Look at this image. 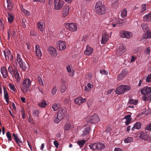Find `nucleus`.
<instances>
[{"instance_id":"56","label":"nucleus","mask_w":151,"mask_h":151,"mask_svg":"<svg viewBox=\"0 0 151 151\" xmlns=\"http://www.w3.org/2000/svg\"><path fill=\"white\" fill-rule=\"evenodd\" d=\"M38 81H39V83L42 86H43L44 85L42 80L40 77H39L38 78Z\"/></svg>"},{"instance_id":"21","label":"nucleus","mask_w":151,"mask_h":151,"mask_svg":"<svg viewBox=\"0 0 151 151\" xmlns=\"http://www.w3.org/2000/svg\"><path fill=\"white\" fill-rule=\"evenodd\" d=\"M37 26L40 31L43 32L44 29V25L43 22H39L37 24Z\"/></svg>"},{"instance_id":"37","label":"nucleus","mask_w":151,"mask_h":151,"mask_svg":"<svg viewBox=\"0 0 151 151\" xmlns=\"http://www.w3.org/2000/svg\"><path fill=\"white\" fill-rule=\"evenodd\" d=\"M144 38L148 39L151 38V30L148 31L145 33V35L144 36Z\"/></svg>"},{"instance_id":"34","label":"nucleus","mask_w":151,"mask_h":151,"mask_svg":"<svg viewBox=\"0 0 151 151\" xmlns=\"http://www.w3.org/2000/svg\"><path fill=\"white\" fill-rule=\"evenodd\" d=\"M59 107V104L54 103L52 105V108L54 111H57Z\"/></svg>"},{"instance_id":"44","label":"nucleus","mask_w":151,"mask_h":151,"mask_svg":"<svg viewBox=\"0 0 151 151\" xmlns=\"http://www.w3.org/2000/svg\"><path fill=\"white\" fill-rule=\"evenodd\" d=\"M114 20L115 21V22H114V20L113 21H112L111 24L112 25V26L113 27H116V24H118L119 22L118 20L117 19H115Z\"/></svg>"},{"instance_id":"3","label":"nucleus","mask_w":151,"mask_h":151,"mask_svg":"<svg viewBox=\"0 0 151 151\" xmlns=\"http://www.w3.org/2000/svg\"><path fill=\"white\" fill-rule=\"evenodd\" d=\"M130 88V87L129 86L121 85L117 88L115 91L116 94L120 95L128 91Z\"/></svg>"},{"instance_id":"16","label":"nucleus","mask_w":151,"mask_h":151,"mask_svg":"<svg viewBox=\"0 0 151 151\" xmlns=\"http://www.w3.org/2000/svg\"><path fill=\"white\" fill-rule=\"evenodd\" d=\"M35 48V53L36 55L38 58H40L42 55V53L40 48L38 45H36Z\"/></svg>"},{"instance_id":"49","label":"nucleus","mask_w":151,"mask_h":151,"mask_svg":"<svg viewBox=\"0 0 151 151\" xmlns=\"http://www.w3.org/2000/svg\"><path fill=\"white\" fill-rule=\"evenodd\" d=\"M145 129L147 131H151V123L147 125Z\"/></svg>"},{"instance_id":"29","label":"nucleus","mask_w":151,"mask_h":151,"mask_svg":"<svg viewBox=\"0 0 151 151\" xmlns=\"http://www.w3.org/2000/svg\"><path fill=\"white\" fill-rule=\"evenodd\" d=\"M144 21L146 22L151 21V13L150 14L144 16L143 17Z\"/></svg>"},{"instance_id":"25","label":"nucleus","mask_w":151,"mask_h":151,"mask_svg":"<svg viewBox=\"0 0 151 151\" xmlns=\"http://www.w3.org/2000/svg\"><path fill=\"white\" fill-rule=\"evenodd\" d=\"M4 98L6 99V101L7 102L8 104L9 102V95L7 93V91L4 87Z\"/></svg>"},{"instance_id":"47","label":"nucleus","mask_w":151,"mask_h":151,"mask_svg":"<svg viewBox=\"0 0 151 151\" xmlns=\"http://www.w3.org/2000/svg\"><path fill=\"white\" fill-rule=\"evenodd\" d=\"M6 136L8 139V141H11L12 140V136L10 133L9 131L8 132L6 133Z\"/></svg>"},{"instance_id":"52","label":"nucleus","mask_w":151,"mask_h":151,"mask_svg":"<svg viewBox=\"0 0 151 151\" xmlns=\"http://www.w3.org/2000/svg\"><path fill=\"white\" fill-rule=\"evenodd\" d=\"M30 35L31 36H35L37 35V32L34 30H31L30 31Z\"/></svg>"},{"instance_id":"59","label":"nucleus","mask_w":151,"mask_h":151,"mask_svg":"<svg viewBox=\"0 0 151 151\" xmlns=\"http://www.w3.org/2000/svg\"><path fill=\"white\" fill-rule=\"evenodd\" d=\"M100 73L103 75L107 74L106 71L105 70H100Z\"/></svg>"},{"instance_id":"64","label":"nucleus","mask_w":151,"mask_h":151,"mask_svg":"<svg viewBox=\"0 0 151 151\" xmlns=\"http://www.w3.org/2000/svg\"><path fill=\"white\" fill-rule=\"evenodd\" d=\"M150 49L149 47H147V48L146 50L145 51V53L147 54H149L150 52Z\"/></svg>"},{"instance_id":"22","label":"nucleus","mask_w":151,"mask_h":151,"mask_svg":"<svg viewBox=\"0 0 151 151\" xmlns=\"http://www.w3.org/2000/svg\"><path fill=\"white\" fill-rule=\"evenodd\" d=\"M13 136L14 137V139L16 142L18 144L19 147H21V145L19 143H22V142L20 140L18 136V134H15L14 133L13 134Z\"/></svg>"},{"instance_id":"28","label":"nucleus","mask_w":151,"mask_h":151,"mask_svg":"<svg viewBox=\"0 0 151 151\" xmlns=\"http://www.w3.org/2000/svg\"><path fill=\"white\" fill-rule=\"evenodd\" d=\"M141 26L142 29L145 32H147L148 31L149 28L147 24L146 23H143L141 24Z\"/></svg>"},{"instance_id":"8","label":"nucleus","mask_w":151,"mask_h":151,"mask_svg":"<svg viewBox=\"0 0 151 151\" xmlns=\"http://www.w3.org/2000/svg\"><path fill=\"white\" fill-rule=\"evenodd\" d=\"M63 0H54V3L55 9H60L64 5Z\"/></svg>"},{"instance_id":"46","label":"nucleus","mask_w":151,"mask_h":151,"mask_svg":"<svg viewBox=\"0 0 151 151\" xmlns=\"http://www.w3.org/2000/svg\"><path fill=\"white\" fill-rule=\"evenodd\" d=\"M127 14L126 10H122L121 13V16L122 18H123L126 16Z\"/></svg>"},{"instance_id":"12","label":"nucleus","mask_w":151,"mask_h":151,"mask_svg":"<svg viewBox=\"0 0 151 151\" xmlns=\"http://www.w3.org/2000/svg\"><path fill=\"white\" fill-rule=\"evenodd\" d=\"M128 70L126 69H124L122 71L121 73L119 75L117 78V80L120 81L123 79L128 74Z\"/></svg>"},{"instance_id":"63","label":"nucleus","mask_w":151,"mask_h":151,"mask_svg":"<svg viewBox=\"0 0 151 151\" xmlns=\"http://www.w3.org/2000/svg\"><path fill=\"white\" fill-rule=\"evenodd\" d=\"M87 86L88 88H89L91 90V89L93 88V86L90 83H88L87 84Z\"/></svg>"},{"instance_id":"54","label":"nucleus","mask_w":151,"mask_h":151,"mask_svg":"<svg viewBox=\"0 0 151 151\" xmlns=\"http://www.w3.org/2000/svg\"><path fill=\"white\" fill-rule=\"evenodd\" d=\"M15 78L16 79V81L18 82H19L21 80V78L19 76V74L17 75H16L15 76H14Z\"/></svg>"},{"instance_id":"35","label":"nucleus","mask_w":151,"mask_h":151,"mask_svg":"<svg viewBox=\"0 0 151 151\" xmlns=\"http://www.w3.org/2000/svg\"><path fill=\"white\" fill-rule=\"evenodd\" d=\"M111 5L112 8L114 9H117L119 6V1L111 3Z\"/></svg>"},{"instance_id":"53","label":"nucleus","mask_w":151,"mask_h":151,"mask_svg":"<svg viewBox=\"0 0 151 151\" xmlns=\"http://www.w3.org/2000/svg\"><path fill=\"white\" fill-rule=\"evenodd\" d=\"M57 91L56 86H54L52 88V91L51 92L52 94L53 95L55 94Z\"/></svg>"},{"instance_id":"2","label":"nucleus","mask_w":151,"mask_h":151,"mask_svg":"<svg viewBox=\"0 0 151 151\" xmlns=\"http://www.w3.org/2000/svg\"><path fill=\"white\" fill-rule=\"evenodd\" d=\"M31 85V82L30 79L26 78L22 81L21 89L24 93H26L29 91Z\"/></svg>"},{"instance_id":"31","label":"nucleus","mask_w":151,"mask_h":151,"mask_svg":"<svg viewBox=\"0 0 151 151\" xmlns=\"http://www.w3.org/2000/svg\"><path fill=\"white\" fill-rule=\"evenodd\" d=\"M90 131V127H87L86 128L83 132V134L82 135H86L89 134Z\"/></svg>"},{"instance_id":"30","label":"nucleus","mask_w":151,"mask_h":151,"mask_svg":"<svg viewBox=\"0 0 151 151\" xmlns=\"http://www.w3.org/2000/svg\"><path fill=\"white\" fill-rule=\"evenodd\" d=\"M19 65L20 67L24 70L27 69L28 67V64L27 63H25L24 62H23Z\"/></svg>"},{"instance_id":"41","label":"nucleus","mask_w":151,"mask_h":151,"mask_svg":"<svg viewBox=\"0 0 151 151\" xmlns=\"http://www.w3.org/2000/svg\"><path fill=\"white\" fill-rule=\"evenodd\" d=\"M96 13L99 15L104 14L106 12V10H96Z\"/></svg>"},{"instance_id":"43","label":"nucleus","mask_w":151,"mask_h":151,"mask_svg":"<svg viewBox=\"0 0 151 151\" xmlns=\"http://www.w3.org/2000/svg\"><path fill=\"white\" fill-rule=\"evenodd\" d=\"M9 86L13 91L15 92L17 91L14 84L9 83Z\"/></svg>"},{"instance_id":"55","label":"nucleus","mask_w":151,"mask_h":151,"mask_svg":"<svg viewBox=\"0 0 151 151\" xmlns=\"http://www.w3.org/2000/svg\"><path fill=\"white\" fill-rule=\"evenodd\" d=\"M23 12L26 15L29 16L30 14V12L27 10H22Z\"/></svg>"},{"instance_id":"27","label":"nucleus","mask_w":151,"mask_h":151,"mask_svg":"<svg viewBox=\"0 0 151 151\" xmlns=\"http://www.w3.org/2000/svg\"><path fill=\"white\" fill-rule=\"evenodd\" d=\"M138 103V101L131 99H129L127 104L128 105L133 104L134 105H136Z\"/></svg>"},{"instance_id":"58","label":"nucleus","mask_w":151,"mask_h":151,"mask_svg":"<svg viewBox=\"0 0 151 151\" xmlns=\"http://www.w3.org/2000/svg\"><path fill=\"white\" fill-rule=\"evenodd\" d=\"M53 144L56 148H58V147L59 143L57 141L55 140L54 141Z\"/></svg>"},{"instance_id":"36","label":"nucleus","mask_w":151,"mask_h":151,"mask_svg":"<svg viewBox=\"0 0 151 151\" xmlns=\"http://www.w3.org/2000/svg\"><path fill=\"white\" fill-rule=\"evenodd\" d=\"M86 142V140L83 139L82 140H78L77 143L78 145L80 146V147H82L83 146L84 144Z\"/></svg>"},{"instance_id":"20","label":"nucleus","mask_w":151,"mask_h":151,"mask_svg":"<svg viewBox=\"0 0 151 151\" xmlns=\"http://www.w3.org/2000/svg\"><path fill=\"white\" fill-rule=\"evenodd\" d=\"M1 72L4 78H6L8 76L7 70L5 67H3L1 68Z\"/></svg>"},{"instance_id":"33","label":"nucleus","mask_w":151,"mask_h":151,"mask_svg":"<svg viewBox=\"0 0 151 151\" xmlns=\"http://www.w3.org/2000/svg\"><path fill=\"white\" fill-rule=\"evenodd\" d=\"M66 68L68 71L69 72V73H70L69 75L71 77H73V70H71L70 67V65L68 66Z\"/></svg>"},{"instance_id":"13","label":"nucleus","mask_w":151,"mask_h":151,"mask_svg":"<svg viewBox=\"0 0 151 151\" xmlns=\"http://www.w3.org/2000/svg\"><path fill=\"white\" fill-rule=\"evenodd\" d=\"M4 52L6 60L7 61H11L13 58V56L11 54L10 51L9 50H7L6 51H4Z\"/></svg>"},{"instance_id":"23","label":"nucleus","mask_w":151,"mask_h":151,"mask_svg":"<svg viewBox=\"0 0 151 151\" xmlns=\"http://www.w3.org/2000/svg\"><path fill=\"white\" fill-rule=\"evenodd\" d=\"M17 70V67L12 65H10L8 68V71L11 75H13V73Z\"/></svg>"},{"instance_id":"42","label":"nucleus","mask_w":151,"mask_h":151,"mask_svg":"<svg viewBox=\"0 0 151 151\" xmlns=\"http://www.w3.org/2000/svg\"><path fill=\"white\" fill-rule=\"evenodd\" d=\"M69 10H63L62 12V16L63 17H65L68 14Z\"/></svg>"},{"instance_id":"14","label":"nucleus","mask_w":151,"mask_h":151,"mask_svg":"<svg viewBox=\"0 0 151 151\" xmlns=\"http://www.w3.org/2000/svg\"><path fill=\"white\" fill-rule=\"evenodd\" d=\"M86 101V99L83 98L81 97H77L74 100V101L76 103L79 105H80L82 103L85 102Z\"/></svg>"},{"instance_id":"18","label":"nucleus","mask_w":151,"mask_h":151,"mask_svg":"<svg viewBox=\"0 0 151 151\" xmlns=\"http://www.w3.org/2000/svg\"><path fill=\"white\" fill-rule=\"evenodd\" d=\"M93 47L87 45L86 49L84 51V53L85 55H90L93 52Z\"/></svg>"},{"instance_id":"1","label":"nucleus","mask_w":151,"mask_h":151,"mask_svg":"<svg viewBox=\"0 0 151 151\" xmlns=\"http://www.w3.org/2000/svg\"><path fill=\"white\" fill-rule=\"evenodd\" d=\"M67 114V110L65 108H61L58 111L57 116L54 119V122L56 124L58 123L64 118Z\"/></svg>"},{"instance_id":"17","label":"nucleus","mask_w":151,"mask_h":151,"mask_svg":"<svg viewBox=\"0 0 151 151\" xmlns=\"http://www.w3.org/2000/svg\"><path fill=\"white\" fill-rule=\"evenodd\" d=\"M109 38V35L106 33L104 32L102 35L101 41V44H105L108 40Z\"/></svg>"},{"instance_id":"7","label":"nucleus","mask_w":151,"mask_h":151,"mask_svg":"<svg viewBox=\"0 0 151 151\" xmlns=\"http://www.w3.org/2000/svg\"><path fill=\"white\" fill-rule=\"evenodd\" d=\"M65 25L66 29L70 31L74 32L77 30V25L74 23H66Z\"/></svg>"},{"instance_id":"57","label":"nucleus","mask_w":151,"mask_h":151,"mask_svg":"<svg viewBox=\"0 0 151 151\" xmlns=\"http://www.w3.org/2000/svg\"><path fill=\"white\" fill-rule=\"evenodd\" d=\"M33 1L34 2H37V3L42 2L43 3H44L45 2V0H33Z\"/></svg>"},{"instance_id":"15","label":"nucleus","mask_w":151,"mask_h":151,"mask_svg":"<svg viewBox=\"0 0 151 151\" xmlns=\"http://www.w3.org/2000/svg\"><path fill=\"white\" fill-rule=\"evenodd\" d=\"M95 9H106L105 6L101 1H98L96 4Z\"/></svg>"},{"instance_id":"48","label":"nucleus","mask_w":151,"mask_h":151,"mask_svg":"<svg viewBox=\"0 0 151 151\" xmlns=\"http://www.w3.org/2000/svg\"><path fill=\"white\" fill-rule=\"evenodd\" d=\"M139 137L140 138L143 139H145L146 138L145 133L143 132H142L140 133Z\"/></svg>"},{"instance_id":"60","label":"nucleus","mask_w":151,"mask_h":151,"mask_svg":"<svg viewBox=\"0 0 151 151\" xmlns=\"http://www.w3.org/2000/svg\"><path fill=\"white\" fill-rule=\"evenodd\" d=\"M18 74H19V73L17 70L15 71L14 72V73H13V75H12V77H14L15 76H16V75H18Z\"/></svg>"},{"instance_id":"10","label":"nucleus","mask_w":151,"mask_h":151,"mask_svg":"<svg viewBox=\"0 0 151 151\" xmlns=\"http://www.w3.org/2000/svg\"><path fill=\"white\" fill-rule=\"evenodd\" d=\"M122 37L127 39H130L132 36V34L130 32L126 31H122L120 32Z\"/></svg>"},{"instance_id":"61","label":"nucleus","mask_w":151,"mask_h":151,"mask_svg":"<svg viewBox=\"0 0 151 151\" xmlns=\"http://www.w3.org/2000/svg\"><path fill=\"white\" fill-rule=\"evenodd\" d=\"M131 117V115L130 114L127 115L124 118V119H126V120L127 119H131L130 117Z\"/></svg>"},{"instance_id":"32","label":"nucleus","mask_w":151,"mask_h":151,"mask_svg":"<svg viewBox=\"0 0 151 151\" xmlns=\"http://www.w3.org/2000/svg\"><path fill=\"white\" fill-rule=\"evenodd\" d=\"M47 104L44 100H42L40 102L38 105L41 108H45Z\"/></svg>"},{"instance_id":"50","label":"nucleus","mask_w":151,"mask_h":151,"mask_svg":"<svg viewBox=\"0 0 151 151\" xmlns=\"http://www.w3.org/2000/svg\"><path fill=\"white\" fill-rule=\"evenodd\" d=\"M146 81L147 82H151V74H149L148 76L146 79Z\"/></svg>"},{"instance_id":"40","label":"nucleus","mask_w":151,"mask_h":151,"mask_svg":"<svg viewBox=\"0 0 151 151\" xmlns=\"http://www.w3.org/2000/svg\"><path fill=\"white\" fill-rule=\"evenodd\" d=\"M133 140L132 137H128L125 138L124 140V142L126 143H128L132 142Z\"/></svg>"},{"instance_id":"19","label":"nucleus","mask_w":151,"mask_h":151,"mask_svg":"<svg viewBox=\"0 0 151 151\" xmlns=\"http://www.w3.org/2000/svg\"><path fill=\"white\" fill-rule=\"evenodd\" d=\"M48 51L53 57H55L57 55V51L55 48L52 47H50L48 48Z\"/></svg>"},{"instance_id":"4","label":"nucleus","mask_w":151,"mask_h":151,"mask_svg":"<svg viewBox=\"0 0 151 151\" xmlns=\"http://www.w3.org/2000/svg\"><path fill=\"white\" fill-rule=\"evenodd\" d=\"M89 146L91 149L94 150H101L105 147L104 144L101 142L91 144Z\"/></svg>"},{"instance_id":"39","label":"nucleus","mask_w":151,"mask_h":151,"mask_svg":"<svg viewBox=\"0 0 151 151\" xmlns=\"http://www.w3.org/2000/svg\"><path fill=\"white\" fill-rule=\"evenodd\" d=\"M17 61L19 65L23 62L22 58H21L20 55L19 54L17 55Z\"/></svg>"},{"instance_id":"11","label":"nucleus","mask_w":151,"mask_h":151,"mask_svg":"<svg viewBox=\"0 0 151 151\" xmlns=\"http://www.w3.org/2000/svg\"><path fill=\"white\" fill-rule=\"evenodd\" d=\"M126 51V47L125 46H119L117 47L116 52L119 55H120L123 54Z\"/></svg>"},{"instance_id":"26","label":"nucleus","mask_w":151,"mask_h":151,"mask_svg":"<svg viewBox=\"0 0 151 151\" xmlns=\"http://www.w3.org/2000/svg\"><path fill=\"white\" fill-rule=\"evenodd\" d=\"M8 19L9 22L11 23L14 20V17L12 14L11 12H8Z\"/></svg>"},{"instance_id":"38","label":"nucleus","mask_w":151,"mask_h":151,"mask_svg":"<svg viewBox=\"0 0 151 151\" xmlns=\"http://www.w3.org/2000/svg\"><path fill=\"white\" fill-rule=\"evenodd\" d=\"M141 125L142 124L140 122H137L134 124V127L135 129H139L141 128Z\"/></svg>"},{"instance_id":"6","label":"nucleus","mask_w":151,"mask_h":151,"mask_svg":"<svg viewBox=\"0 0 151 151\" xmlns=\"http://www.w3.org/2000/svg\"><path fill=\"white\" fill-rule=\"evenodd\" d=\"M141 93L145 96V97L144 98L143 100L145 101L147 97V96H149L151 92V87H145L141 89Z\"/></svg>"},{"instance_id":"62","label":"nucleus","mask_w":151,"mask_h":151,"mask_svg":"<svg viewBox=\"0 0 151 151\" xmlns=\"http://www.w3.org/2000/svg\"><path fill=\"white\" fill-rule=\"evenodd\" d=\"M70 7L68 5H65L64 6L63 9H69Z\"/></svg>"},{"instance_id":"51","label":"nucleus","mask_w":151,"mask_h":151,"mask_svg":"<svg viewBox=\"0 0 151 151\" xmlns=\"http://www.w3.org/2000/svg\"><path fill=\"white\" fill-rule=\"evenodd\" d=\"M27 22H26V20L25 19H23L22 20V24L24 28H26V24Z\"/></svg>"},{"instance_id":"9","label":"nucleus","mask_w":151,"mask_h":151,"mask_svg":"<svg viewBox=\"0 0 151 151\" xmlns=\"http://www.w3.org/2000/svg\"><path fill=\"white\" fill-rule=\"evenodd\" d=\"M56 46L57 48L61 51L64 50L66 47L65 42L61 41L57 42Z\"/></svg>"},{"instance_id":"45","label":"nucleus","mask_w":151,"mask_h":151,"mask_svg":"<svg viewBox=\"0 0 151 151\" xmlns=\"http://www.w3.org/2000/svg\"><path fill=\"white\" fill-rule=\"evenodd\" d=\"M71 125L69 124L66 123L64 126V129L65 130L68 131L71 128Z\"/></svg>"},{"instance_id":"24","label":"nucleus","mask_w":151,"mask_h":151,"mask_svg":"<svg viewBox=\"0 0 151 151\" xmlns=\"http://www.w3.org/2000/svg\"><path fill=\"white\" fill-rule=\"evenodd\" d=\"M62 84L61 86L60 91L62 93H63L65 92L67 88L65 84V82L64 81H62Z\"/></svg>"},{"instance_id":"5","label":"nucleus","mask_w":151,"mask_h":151,"mask_svg":"<svg viewBox=\"0 0 151 151\" xmlns=\"http://www.w3.org/2000/svg\"><path fill=\"white\" fill-rule=\"evenodd\" d=\"M86 121L88 124L96 123L100 121L99 117L96 114L88 117Z\"/></svg>"}]
</instances>
